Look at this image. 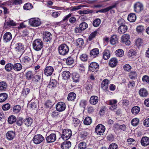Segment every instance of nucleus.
Returning a JSON list of instances; mask_svg holds the SVG:
<instances>
[{"label": "nucleus", "mask_w": 149, "mask_h": 149, "mask_svg": "<svg viewBox=\"0 0 149 149\" xmlns=\"http://www.w3.org/2000/svg\"><path fill=\"white\" fill-rule=\"evenodd\" d=\"M117 23L119 26L118 28V32L120 34L125 33L128 29L127 26L125 24L124 21L123 19L118 20Z\"/></svg>", "instance_id": "nucleus-1"}, {"label": "nucleus", "mask_w": 149, "mask_h": 149, "mask_svg": "<svg viewBox=\"0 0 149 149\" xmlns=\"http://www.w3.org/2000/svg\"><path fill=\"white\" fill-rule=\"evenodd\" d=\"M72 135V131L70 129H65L63 131L61 135V138H59V139H62L64 140H66L69 139Z\"/></svg>", "instance_id": "nucleus-2"}, {"label": "nucleus", "mask_w": 149, "mask_h": 149, "mask_svg": "<svg viewBox=\"0 0 149 149\" xmlns=\"http://www.w3.org/2000/svg\"><path fill=\"white\" fill-rule=\"evenodd\" d=\"M33 46L34 49L37 51H39L43 48V43L40 39H37L33 42Z\"/></svg>", "instance_id": "nucleus-3"}, {"label": "nucleus", "mask_w": 149, "mask_h": 149, "mask_svg": "<svg viewBox=\"0 0 149 149\" xmlns=\"http://www.w3.org/2000/svg\"><path fill=\"white\" fill-rule=\"evenodd\" d=\"M58 50L59 54L61 55L64 56L68 53L69 48L66 45L63 44L58 47Z\"/></svg>", "instance_id": "nucleus-4"}, {"label": "nucleus", "mask_w": 149, "mask_h": 149, "mask_svg": "<svg viewBox=\"0 0 149 149\" xmlns=\"http://www.w3.org/2000/svg\"><path fill=\"white\" fill-rule=\"evenodd\" d=\"M105 130V127L103 125L100 124L97 125L95 129V133L100 136L103 135Z\"/></svg>", "instance_id": "nucleus-5"}, {"label": "nucleus", "mask_w": 149, "mask_h": 149, "mask_svg": "<svg viewBox=\"0 0 149 149\" xmlns=\"http://www.w3.org/2000/svg\"><path fill=\"white\" fill-rule=\"evenodd\" d=\"M29 23L32 26L37 27L41 24V21L38 18H31L29 20Z\"/></svg>", "instance_id": "nucleus-6"}, {"label": "nucleus", "mask_w": 149, "mask_h": 149, "mask_svg": "<svg viewBox=\"0 0 149 149\" xmlns=\"http://www.w3.org/2000/svg\"><path fill=\"white\" fill-rule=\"evenodd\" d=\"M143 4L139 2H137L134 3V11L136 13H139L143 10Z\"/></svg>", "instance_id": "nucleus-7"}, {"label": "nucleus", "mask_w": 149, "mask_h": 149, "mask_svg": "<svg viewBox=\"0 0 149 149\" xmlns=\"http://www.w3.org/2000/svg\"><path fill=\"white\" fill-rule=\"evenodd\" d=\"M44 140L43 136L41 134H37L35 135L33 139V143L36 144H38L41 143Z\"/></svg>", "instance_id": "nucleus-8"}, {"label": "nucleus", "mask_w": 149, "mask_h": 149, "mask_svg": "<svg viewBox=\"0 0 149 149\" xmlns=\"http://www.w3.org/2000/svg\"><path fill=\"white\" fill-rule=\"evenodd\" d=\"M88 27L87 24L85 22H82L79 25V27L76 28L75 29L76 33H80L86 29Z\"/></svg>", "instance_id": "nucleus-9"}, {"label": "nucleus", "mask_w": 149, "mask_h": 149, "mask_svg": "<svg viewBox=\"0 0 149 149\" xmlns=\"http://www.w3.org/2000/svg\"><path fill=\"white\" fill-rule=\"evenodd\" d=\"M130 36L127 34H124L121 38V42L127 45H130L131 42L130 40Z\"/></svg>", "instance_id": "nucleus-10"}, {"label": "nucleus", "mask_w": 149, "mask_h": 149, "mask_svg": "<svg viewBox=\"0 0 149 149\" xmlns=\"http://www.w3.org/2000/svg\"><path fill=\"white\" fill-rule=\"evenodd\" d=\"M109 82L110 81L108 79H104L101 83V88L104 90L106 91L107 92H108L112 93V92L108 90V85Z\"/></svg>", "instance_id": "nucleus-11"}, {"label": "nucleus", "mask_w": 149, "mask_h": 149, "mask_svg": "<svg viewBox=\"0 0 149 149\" xmlns=\"http://www.w3.org/2000/svg\"><path fill=\"white\" fill-rule=\"evenodd\" d=\"M118 3L116 2L113 5L110 6L104 9L99 10L96 11L95 12L96 13H98V12L105 13L109 11L110 10L116 8Z\"/></svg>", "instance_id": "nucleus-12"}, {"label": "nucleus", "mask_w": 149, "mask_h": 149, "mask_svg": "<svg viewBox=\"0 0 149 149\" xmlns=\"http://www.w3.org/2000/svg\"><path fill=\"white\" fill-rule=\"evenodd\" d=\"M52 36L49 32H45L43 33V40L44 42H49L51 41Z\"/></svg>", "instance_id": "nucleus-13"}, {"label": "nucleus", "mask_w": 149, "mask_h": 149, "mask_svg": "<svg viewBox=\"0 0 149 149\" xmlns=\"http://www.w3.org/2000/svg\"><path fill=\"white\" fill-rule=\"evenodd\" d=\"M118 61V59L116 57L111 58L109 61V67L111 68H114L117 65Z\"/></svg>", "instance_id": "nucleus-14"}, {"label": "nucleus", "mask_w": 149, "mask_h": 149, "mask_svg": "<svg viewBox=\"0 0 149 149\" xmlns=\"http://www.w3.org/2000/svg\"><path fill=\"white\" fill-rule=\"evenodd\" d=\"M56 110L59 112H61L64 111L66 108V105L65 103L62 102L58 103L56 106Z\"/></svg>", "instance_id": "nucleus-15"}, {"label": "nucleus", "mask_w": 149, "mask_h": 149, "mask_svg": "<svg viewBox=\"0 0 149 149\" xmlns=\"http://www.w3.org/2000/svg\"><path fill=\"white\" fill-rule=\"evenodd\" d=\"M21 61L24 64L27 65L28 66H31L32 63L31 58L28 56L23 57Z\"/></svg>", "instance_id": "nucleus-16"}, {"label": "nucleus", "mask_w": 149, "mask_h": 149, "mask_svg": "<svg viewBox=\"0 0 149 149\" xmlns=\"http://www.w3.org/2000/svg\"><path fill=\"white\" fill-rule=\"evenodd\" d=\"M138 93L140 97H147L149 94L148 91L144 88H141L139 90Z\"/></svg>", "instance_id": "nucleus-17"}, {"label": "nucleus", "mask_w": 149, "mask_h": 149, "mask_svg": "<svg viewBox=\"0 0 149 149\" xmlns=\"http://www.w3.org/2000/svg\"><path fill=\"white\" fill-rule=\"evenodd\" d=\"M54 71V69L52 67L48 66L46 67L44 72L45 74L47 76L51 75Z\"/></svg>", "instance_id": "nucleus-18"}, {"label": "nucleus", "mask_w": 149, "mask_h": 149, "mask_svg": "<svg viewBox=\"0 0 149 149\" xmlns=\"http://www.w3.org/2000/svg\"><path fill=\"white\" fill-rule=\"evenodd\" d=\"M46 141L48 143L54 142L56 139V135L55 134H51L46 137Z\"/></svg>", "instance_id": "nucleus-19"}, {"label": "nucleus", "mask_w": 149, "mask_h": 149, "mask_svg": "<svg viewBox=\"0 0 149 149\" xmlns=\"http://www.w3.org/2000/svg\"><path fill=\"white\" fill-rule=\"evenodd\" d=\"M15 49L17 51L19 52L21 55L24 52L23 45L21 43H19L16 44Z\"/></svg>", "instance_id": "nucleus-20"}, {"label": "nucleus", "mask_w": 149, "mask_h": 149, "mask_svg": "<svg viewBox=\"0 0 149 149\" xmlns=\"http://www.w3.org/2000/svg\"><path fill=\"white\" fill-rule=\"evenodd\" d=\"M12 38V34L11 33L9 32H7L5 33L3 36V40L6 42L10 41L11 40Z\"/></svg>", "instance_id": "nucleus-21"}, {"label": "nucleus", "mask_w": 149, "mask_h": 149, "mask_svg": "<svg viewBox=\"0 0 149 149\" xmlns=\"http://www.w3.org/2000/svg\"><path fill=\"white\" fill-rule=\"evenodd\" d=\"M141 143L142 146H146L149 145V138L147 136H143L141 139Z\"/></svg>", "instance_id": "nucleus-22"}, {"label": "nucleus", "mask_w": 149, "mask_h": 149, "mask_svg": "<svg viewBox=\"0 0 149 149\" xmlns=\"http://www.w3.org/2000/svg\"><path fill=\"white\" fill-rule=\"evenodd\" d=\"M15 136V132L12 131H10L7 132L6 134L7 138L9 140L13 139Z\"/></svg>", "instance_id": "nucleus-23"}, {"label": "nucleus", "mask_w": 149, "mask_h": 149, "mask_svg": "<svg viewBox=\"0 0 149 149\" xmlns=\"http://www.w3.org/2000/svg\"><path fill=\"white\" fill-rule=\"evenodd\" d=\"M71 143L68 141H65L61 144V148L63 149H68L71 146Z\"/></svg>", "instance_id": "nucleus-24"}, {"label": "nucleus", "mask_w": 149, "mask_h": 149, "mask_svg": "<svg viewBox=\"0 0 149 149\" xmlns=\"http://www.w3.org/2000/svg\"><path fill=\"white\" fill-rule=\"evenodd\" d=\"M16 25V24L13 20H9L5 22L4 27L6 28H9L11 26H14Z\"/></svg>", "instance_id": "nucleus-25"}, {"label": "nucleus", "mask_w": 149, "mask_h": 149, "mask_svg": "<svg viewBox=\"0 0 149 149\" xmlns=\"http://www.w3.org/2000/svg\"><path fill=\"white\" fill-rule=\"evenodd\" d=\"M103 58L105 60L108 59L110 56V52L108 49H105L103 53Z\"/></svg>", "instance_id": "nucleus-26"}, {"label": "nucleus", "mask_w": 149, "mask_h": 149, "mask_svg": "<svg viewBox=\"0 0 149 149\" xmlns=\"http://www.w3.org/2000/svg\"><path fill=\"white\" fill-rule=\"evenodd\" d=\"M136 19V16L134 13L129 14L127 17L128 20L130 22H134Z\"/></svg>", "instance_id": "nucleus-27"}, {"label": "nucleus", "mask_w": 149, "mask_h": 149, "mask_svg": "<svg viewBox=\"0 0 149 149\" xmlns=\"http://www.w3.org/2000/svg\"><path fill=\"white\" fill-rule=\"evenodd\" d=\"M140 110V108L138 106L133 107L131 109V112L133 115H136Z\"/></svg>", "instance_id": "nucleus-28"}, {"label": "nucleus", "mask_w": 149, "mask_h": 149, "mask_svg": "<svg viewBox=\"0 0 149 149\" xmlns=\"http://www.w3.org/2000/svg\"><path fill=\"white\" fill-rule=\"evenodd\" d=\"M110 43L112 45L116 44L118 42V38L116 35H113L110 39Z\"/></svg>", "instance_id": "nucleus-29"}, {"label": "nucleus", "mask_w": 149, "mask_h": 149, "mask_svg": "<svg viewBox=\"0 0 149 149\" xmlns=\"http://www.w3.org/2000/svg\"><path fill=\"white\" fill-rule=\"evenodd\" d=\"M7 84L4 81L0 82V91H5L7 88Z\"/></svg>", "instance_id": "nucleus-30"}, {"label": "nucleus", "mask_w": 149, "mask_h": 149, "mask_svg": "<svg viewBox=\"0 0 149 149\" xmlns=\"http://www.w3.org/2000/svg\"><path fill=\"white\" fill-rule=\"evenodd\" d=\"M129 78L132 80L135 79L137 77V73L135 71H131L128 74Z\"/></svg>", "instance_id": "nucleus-31"}, {"label": "nucleus", "mask_w": 149, "mask_h": 149, "mask_svg": "<svg viewBox=\"0 0 149 149\" xmlns=\"http://www.w3.org/2000/svg\"><path fill=\"white\" fill-rule=\"evenodd\" d=\"M76 96V95L74 93L71 92L68 94L67 99L68 100L73 101L75 99Z\"/></svg>", "instance_id": "nucleus-32"}, {"label": "nucleus", "mask_w": 149, "mask_h": 149, "mask_svg": "<svg viewBox=\"0 0 149 149\" xmlns=\"http://www.w3.org/2000/svg\"><path fill=\"white\" fill-rule=\"evenodd\" d=\"M62 77L63 79L67 80L69 79L70 77V73L68 71H64L62 73Z\"/></svg>", "instance_id": "nucleus-33"}, {"label": "nucleus", "mask_w": 149, "mask_h": 149, "mask_svg": "<svg viewBox=\"0 0 149 149\" xmlns=\"http://www.w3.org/2000/svg\"><path fill=\"white\" fill-rule=\"evenodd\" d=\"M22 66L19 63H16L13 65V69L15 71H19L22 69Z\"/></svg>", "instance_id": "nucleus-34"}, {"label": "nucleus", "mask_w": 149, "mask_h": 149, "mask_svg": "<svg viewBox=\"0 0 149 149\" xmlns=\"http://www.w3.org/2000/svg\"><path fill=\"white\" fill-rule=\"evenodd\" d=\"M8 95L5 93L0 94V102H2L5 101L7 99Z\"/></svg>", "instance_id": "nucleus-35"}, {"label": "nucleus", "mask_w": 149, "mask_h": 149, "mask_svg": "<svg viewBox=\"0 0 149 149\" xmlns=\"http://www.w3.org/2000/svg\"><path fill=\"white\" fill-rule=\"evenodd\" d=\"M13 68V65L11 63H8L6 64L5 67V69L6 71L9 72Z\"/></svg>", "instance_id": "nucleus-36"}, {"label": "nucleus", "mask_w": 149, "mask_h": 149, "mask_svg": "<svg viewBox=\"0 0 149 149\" xmlns=\"http://www.w3.org/2000/svg\"><path fill=\"white\" fill-rule=\"evenodd\" d=\"M79 75L78 74L76 73H73L72 76V78L73 81L75 82H78L79 80Z\"/></svg>", "instance_id": "nucleus-37"}, {"label": "nucleus", "mask_w": 149, "mask_h": 149, "mask_svg": "<svg viewBox=\"0 0 149 149\" xmlns=\"http://www.w3.org/2000/svg\"><path fill=\"white\" fill-rule=\"evenodd\" d=\"M16 120V119L14 116H10L8 119V122L10 124H12Z\"/></svg>", "instance_id": "nucleus-38"}, {"label": "nucleus", "mask_w": 149, "mask_h": 149, "mask_svg": "<svg viewBox=\"0 0 149 149\" xmlns=\"http://www.w3.org/2000/svg\"><path fill=\"white\" fill-rule=\"evenodd\" d=\"M113 129L114 131L116 132L120 130V125L118 123H115L113 126Z\"/></svg>", "instance_id": "nucleus-39"}, {"label": "nucleus", "mask_w": 149, "mask_h": 149, "mask_svg": "<svg viewBox=\"0 0 149 149\" xmlns=\"http://www.w3.org/2000/svg\"><path fill=\"white\" fill-rule=\"evenodd\" d=\"M116 55L118 57H121L124 55V51L122 49H118L116 51Z\"/></svg>", "instance_id": "nucleus-40"}, {"label": "nucleus", "mask_w": 149, "mask_h": 149, "mask_svg": "<svg viewBox=\"0 0 149 149\" xmlns=\"http://www.w3.org/2000/svg\"><path fill=\"white\" fill-rule=\"evenodd\" d=\"M34 74L31 71H28L26 74V77L28 80L33 79L34 77Z\"/></svg>", "instance_id": "nucleus-41"}, {"label": "nucleus", "mask_w": 149, "mask_h": 149, "mask_svg": "<svg viewBox=\"0 0 149 149\" xmlns=\"http://www.w3.org/2000/svg\"><path fill=\"white\" fill-rule=\"evenodd\" d=\"M92 122V119L89 117H87L86 118L84 121V123L87 125H90Z\"/></svg>", "instance_id": "nucleus-42"}, {"label": "nucleus", "mask_w": 149, "mask_h": 149, "mask_svg": "<svg viewBox=\"0 0 149 149\" xmlns=\"http://www.w3.org/2000/svg\"><path fill=\"white\" fill-rule=\"evenodd\" d=\"M33 121L31 118H27L25 120V124L27 126H31L32 124Z\"/></svg>", "instance_id": "nucleus-43"}, {"label": "nucleus", "mask_w": 149, "mask_h": 149, "mask_svg": "<svg viewBox=\"0 0 149 149\" xmlns=\"http://www.w3.org/2000/svg\"><path fill=\"white\" fill-rule=\"evenodd\" d=\"M106 137L107 140L109 141H112L114 139V136L113 134L111 133L107 134Z\"/></svg>", "instance_id": "nucleus-44"}, {"label": "nucleus", "mask_w": 149, "mask_h": 149, "mask_svg": "<svg viewBox=\"0 0 149 149\" xmlns=\"http://www.w3.org/2000/svg\"><path fill=\"white\" fill-rule=\"evenodd\" d=\"M136 51L133 49H130L128 53V56L129 57L134 56L136 54Z\"/></svg>", "instance_id": "nucleus-45"}, {"label": "nucleus", "mask_w": 149, "mask_h": 149, "mask_svg": "<svg viewBox=\"0 0 149 149\" xmlns=\"http://www.w3.org/2000/svg\"><path fill=\"white\" fill-rule=\"evenodd\" d=\"M74 59L71 57H68L66 59V63L68 65H72L74 63Z\"/></svg>", "instance_id": "nucleus-46"}, {"label": "nucleus", "mask_w": 149, "mask_h": 149, "mask_svg": "<svg viewBox=\"0 0 149 149\" xmlns=\"http://www.w3.org/2000/svg\"><path fill=\"white\" fill-rule=\"evenodd\" d=\"M57 84V82L55 80H52L50 81L49 85V87L50 88H54L56 86Z\"/></svg>", "instance_id": "nucleus-47"}, {"label": "nucleus", "mask_w": 149, "mask_h": 149, "mask_svg": "<svg viewBox=\"0 0 149 149\" xmlns=\"http://www.w3.org/2000/svg\"><path fill=\"white\" fill-rule=\"evenodd\" d=\"M24 8L26 10H29L32 9L33 8L32 5L30 3H27L24 5Z\"/></svg>", "instance_id": "nucleus-48"}, {"label": "nucleus", "mask_w": 149, "mask_h": 149, "mask_svg": "<svg viewBox=\"0 0 149 149\" xmlns=\"http://www.w3.org/2000/svg\"><path fill=\"white\" fill-rule=\"evenodd\" d=\"M76 45L80 47L84 44V41L83 39L79 38L77 39L76 41Z\"/></svg>", "instance_id": "nucleus-49"}, {"label": "nucleus", "mask_w": 149, "mask_h": 149, "mask_svg": "<svg viewBox=\"0 0 149 149\" xmlns=\"http://www.w3.org/2000/svg\"><path fill=\"white\" fill-rule=\"evenodd\" d=\"M139 122V120L137 118L133 119L131 121L132 125L134 126H136Z\"/></svg>", "instance_id": "nucleus-50"}, {"label": "nucleus", "mask_w": 149, "mask_h": 149, "mask_svg": "<svg viewBox=\"0 0 149 149\" xmlns=\"http://www.w3.org/2000/svg\"><path fill=\"white\" fill-rule=\"evenodd\" d=\"M118 146L115 143H111L109 146L108 149H118Z\"/></svg>", "instance_id": "nucleus-51"}, {"label": "nucleus", "mask_w": 149, "mask_h": 149, "mask_svg": "<svg viewBox=\"0 0 149 149\" xmlns=\"http://www.w3.org/2000/svg\"><path fill=\"white\" fill-rule=\"evenodd\" d=\"M101 21L100 19L97 18L94 20V26L97 27L100 24Z\"/></svg>", "instance_id": "nucleus-52"}, {"label": "nucleus", "mask_w": 149, "mask_h": 149, "mask_svg": "<svg viewBox=\"0 0 149 149\" xmlns=\"http://www.w3.org/2000/svg\"><path fill=\"white\" fill-rule=\"evenodd\" d=\"M142 80L145 83H149V77L146 75H144L142 77Z\"/></svg>", "instance_id": "nucleus-53"}, {"label": "nucleus", "mask_w": 149, "mask_h": 149, "mask_svg": "<svg viewBox=\"0 0 149 149\" xmlns=\"http://www.w3.org/2000/svg\"><path fill=\"white\" fill-rule=\"evenodd\" d=\"M144 30V26L142 25L138 26L136 28V30L138 33H141Z\"/></svg>", "instance_id": "nucleus-54"}, {"label": "nucleus", "mask_w": 149, "mask_h": 149, "mask_svg": "<svg viewBox=\"0 0 149 149\" xmlns=\"http://www.w3.org/2000/svg\"><path fill=\"white\" fill-rule=\"evenodd\" d=\"M86 148V144L85 142H81L79 144V149H85Z\"/></svg>", "instance_id": "nucleus-55"}, {"label": "nucleus", "mask_w": 149, "mask_h": 149, "mask_svg": "<svg viewBox=\"0 0 149 149\" xmlns=\"http://www.w3.org/2000/svg\"><path fill=\"white\" fill-rule=\"evenodd\" d=\"M80 58L82 61H85L87 60L88 56L86 54H83L80 56Z\"/></svg>", "instance_id": "nucleus-56"}, {"label": "nucleus", "mask_w": 149, "mask_h": 149, "mask_svg": "<svg viewBox=\"0 0 149 149\" xmlns=\"http://www.w3.org/2000/svg\"><path fill=\"white\" fill-rule=\"evenodd\" d=\"M85 6V5H79V6H76L74 7L71 8L70 10L71 11H74L78 9H79L81 8V7H83Z\"/></svg>", "instance_id": "nucleus-57"}, {"label": "nucleus", "mask_w": 149, "mask_h": 149, "mask_svg": "<svg viewBox=\"0 0 149 149\" xmlns=\"http://www.w3.org/2000/svg\"><path fill=\"white\" fill-rule=\"evenodd\" d=\"M127 86L128 88H132L135 86V82L133 80L129 81L127 84Z\"/></svg>", "instance_id": "nucleus-58"}, {"label": "nucleus", "mask_w": 149, "mask_h": 149, "mask_svg": "<svg viewBox=\"0 0 149 149\" xmlns=\"http://www.w3.org/2000/svg\"><path fill=\"white\" fill-rule=\"evenodd\" d=\"M21 110V107L19 105H16L14 107L13 111L14 112L17 113L19 112Z\"/></svg>", "instance_id": "nucleus-59"}, {"label": "nucleus", "mask_w": 149, "mask_h": 149, "mask_svg": "<svg viewBox=\"0 0 149 149\" xmlns=\"http://www.w3.org/2000/svg\"><path fill=\"white\" fill-rule=\"evenodd\" d=\"M132 67L131 66L128 64L125 65L123 66V68L124 70L125 71H127L128 72L131 69Z\"/></svg>", "instance_id": "nucleus-60"}, {"label": "nucleus", "mask_w": 149, "mask_h": 149, "mask_svg": "<svg viewBox=\"0 0 149 149\" xmlns=\"http://www.w3.org/2000/svg\"><path fill=\"white\" fill-rule=\"evenodd\" d=\"M10 108V105L8 103L4 104L2 107V108L4 111H6L9 109Z\"/></svg>", "instance_id": "nucleus-61"}, {"label": "nucleus", "mask_w": 149, "mask_h": 149, "mask_svg": "<svg viewBox=\"0 0 149 149\" xmlns=\"http://www.w3.org/2000/svg\"><path fill=\"white\" fill-rule=\"evenodd\" d=\"M99 53V51L98 48H94V58L98 56Z\"/></svg>", "instance_id": "nucleus-62"}, {"label": "nucleus", "mask_w": 149, "mask_h": 149, "mask_svg": "<svg viewBox=\"0 0 149 149\" xmlns=\"http://www.w3.org/2000/svg\"><path fill=\"white\" fill-rule=\"evenodd\" d=\"M61 11H58L57 12H53L52 15V16L55 18L59 16L61 13Z\"/></svg>", "instance_id": "nucleus-63"}, {"label": "nucleus", "mask_w": 149, "mask_h": 149, "mask_svg": "<svg viewBox=\"0 0 149 149\" xmlns=\"http://www.w3.org/2000/svg\"><path fill=\"white\" fill-rule=\"evenodd\" d=\"M143 43V40L141 38H138L136 41V45L138 46H140Z\"/></svg>", "instance_id": "nucleus-64"}]
</instances>
